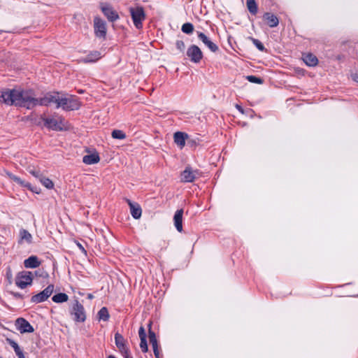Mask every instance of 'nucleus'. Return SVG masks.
I'll return each instance as SVG.
<instances>
[{"label":"nucleus","instance_id":"f257e3e1","mask_svg":"<svg viewBox=\"0 0 358 358\" xmlns=\"http://www.w3.org/2000/svg\"><path fill=\"white\" fill-rule=\"evenodd\" d=\"M33 93L31 91L19 90H5L0 92V103L8 106L15 105L31 108L33 105Z\"/></svg>","mask_w":358,"mask_h":358},{"label":"nucleus","instance_id":"f03ea898","mask_svg":"<svg viewBox=\"0 0 358 358\" xmlns=\"http://www.w3.org/2000/svg\"><path fill=\"white\" fill-rule=\"evenodd\" d=\"M81 103L76 96L71 95L62 96L58 94L57 108L73 110L79 109Z\"/></svg>","mask_w":358,"mask_h":358},{"label":"nucleus","instance_id":"7ed1b4c3","mask_svg":"<svg viewBox=\"0 0 358 358\" xmlns=\"http://www.w3.org/2000/svg\"><path fill=\"white\" fill-rule=\"evenodd\" d=\"M41 119L45 127L53 130L62 131L68 129L67 122L62 117H42Z\"/></svg>","mask_w":358,"mask_h":358},{"label":"nucleus","instance_id":"20e7f679","mask_svg":"<svg viewBox=\"0 0 358 358\" xmlns=\"http://www.w3.org/2000/svg\"><path fill=\"white\" fill-rule=\"evenodd\" d=\"M33 281L32 273L30 271H21L15 277V285L20 289H24L31 285Z\"/></svg>","mask_w":358,"mask_h":358},{"label":"nucleus","instance_id":"39448f33","mask_svg":"<svg viewBox=\"0 0 358 358\" xmlns=\"http://www.w3.org/2000/svg\"><path fill=\"white\" fill-rule=\"evenodd\" d=\"M129 11L135 27L137 29L142 27V22L145 18V15L142 7L130 8Z\"/></svg>","mask_w":358,"mask_h":358},{"label":"nucleus","instance_id":"423d86ee","mask_svg":"<svg viewBox=\"0 0 358 358\" xmlns=\"http://www.w3.org/2000/svg\"><path fill=\"white\" fill-rule=\"evenodd\" d=\"M115 342L117 348L124 358H132L126 345V341L120 334L116 333L115 334Z\"/></svg>","mask_w":358,"mask_h":358},{"label":"nucleus","instance_id":"0eeeda50","mask_svg":"<svg viewBox=\"0 0 358 358\" xmlns=\"http://www.w3.org/2000/svg\"><path fill=\"white\" fill-rule=\"evenodd\" d=\"M57 98H58V93L52 95V94H47L45 96L36 99L33 95V105L31 106V108L36 106L40 105V106H48L52 103H57Z\"/></svg>","mask_w":358,"mask_h":358},{"label":"nucleus","instance_id":"6e6552de","mask_svg":"<svg viewBox=\"0 0 358 358\" xmlns=\"http://www.w3.org/2000/svg\"><path fill=\"white\" fill-rule=\"evenodd\" d=\"M54 291V285H49L45 289H43L40 293L34 295L31 299V301L35 303H41L43 301H45L46 299H48L51 294L53 293Z\"/></svg>","mask_w":358,"mask_h":358},{"label":"nucleus","instance_id":"1a4fd4ad","mask_svg":"<svg viewBox=\"0 0 358 358\" xmlns=\"http://www.w3.org/2000/svg\"><path fill=\"white\" fill-rule=\"evenodd\" d=\"M94 33L96 37L104 39L106 36V24L104 20L99 17L94 20Z\"/></svg>","mask_w":358,"mask_h":358},{"label":"nucleus","instance_id":"9d476101","mask_svg":"<svg viewBox=\"0 0 358 358\" xmlns=\"http://www.w3.org/2000/svg\"><path fill=\"white\" fill-rule=\"evenodd\" d=\"M100 8L104 15L110 22H114L119 18L117 13L113 9V8L105 3H101Z\"/></svg>","mask_w":358,"mask_h":358},{"label":"nucleus","instance_id":"9b49d317","mask_svg":"<svg viewBox=\"0 0 358 358\" xmlns=\"http://www.w3.org/2000/svg\"><path fill=\"white\" fill-rule=\"evenodd\" d=\"M187 55L190 60L194 63H199L203 57V53L201 49L195 45L189 47L187 51Z\"/></svg>","mask_w":358,"mask_h":358},{"label":"nucleus","instance_id":"f8f14e48","mask_svg":"<svg viewBox=\"0 0 358 358\" xmlns=\"http://www.w3.org/2000/svg\"><path fill=\"white\" fill-rule=\"evenodd\" d=\"M16 328L21 334L32 333L34 331V327L30 323L22 317L17 318L15 321Z\"/></svg>","mask_w":358,"mask_h":358},{"label":"nucleus","instance_id":"ddd939ff","mask_svg":"<svg viewBox=\"0 0 358 358\" xmlns=\"http://www.w3.org/2000/svg\"><path fill=\"white\" fill-rule=\"evenodd\" d=\"M72 314L75 316L77 322H84L85 320V313L83 306L76 300L73 306Z\"/></svg>","mask_w":358,"mask_h":358},{"label":"nucleus","instance_id":"4468645a","mask_svg":"<svg viewBox=\"0 0 358 358\" xmlns=\"http://www.w3.org/2000/svg\"><path fill=\"white\" fill-rule=\"evenodd\" d=\"M196 172L191 167H186L180 174V181L182 182H192L196 178Z\"/></svg>","mask_w":358,"mask_h":358},{"label":"nucleus","instance_id":"2eb2a0df","mask_svg":"<svg viewBox=\"0 0 358 358\" xmlns=\"http://www.w3.org/2000/svg\"><path fill=\"white\" fill-rule=\"evenodd\" d=\"M6 175L8 176V178L10 180H12L14 182H17L20 185H21L22 187H26L29 189H30L31 191H32V192H35L36 194H38L40 192L39 191H38L37 188H32L31 185V184L29 182H26V181L22 180L19 177H17V176L10 173H8V172L6 173Z\"/></svg>","mask_w":358,"mask_h":358},{"label":"nucleus","instance_id":"dca6fc26","mask_svg":"<svg viewBox=\"0 0 358 358\" xmlns=\"http://www.w3.org/2000/svg\"><path fill=\"white\" fill-rule=\"evenodd\" d=\"M127 202L130 208V213L134 219H139L141 217L142 210L138 203H133L129 199Z\"/></svg>","mask_w":358,"mask_h":358},{"label":"nucleus","instance_id":"f3484780","mask_svg":"<svg viewBox=\"0 0 358 358\" xmlns=\"http://www.w3.org/2000/svg\"><path fill=\"white\" fill-rule=\"evenodd\" d=\"M263 18L270 27H275L279 24L278 18L273 13H264Z\"/></svg>","mask_w":358,"mask_h":358},{"label":"nucleus","instance_id":"a211bd4d","mask_svg":"<svg viewBox=\"0 0 358 358\" xmlns=\"http://www.w3.org/2000/svg\"><path fill=\"white\" fill-rule=\"evenodd\" d=\"M182 209H180L176 212L173 217L174 225L179 232L182 231Z\"/></svg>","mask_w":358,"mask_h":358},{"label":"nucleus","instance_id":"6ab92c4d","mask_svg":"<svg viewBox=\"0 0 358 358\" xmlns=\"http://www.w3.org/2000/svg\"><path fill=\"white\" fill-rule=\"evenodd\" d=\"M198 37L212 52L217 50L218 47L217 45L212 42L203 33H199Z\"/></svg>","mask_w":358,"mask_h":358},{"label":"nucleus","instance_id":"aec40b11","mask_svg":"<svg viewBox=\"0 0 358 358\" xmlns=\"http://www.w3.org/2000/svg\"><path fill=\"white\" fill-rule=\"evenodd\" d=\"M41 265V262L36 256H31L24 261V266L26 268H34Z\"/></svg>","mask_w":358,"mask_h":358},{"label":"nucleus","instance_id":"412c9836","mask_svg":"<svg viewBox=\"0 0 358 358\" xmlns=\"http://www.w3.org/2000/svg\"><path fill=\"white\" fill-rule=\"evenodd\" d=\"M149 340L151 343L155 356L156 358H159V351L158 350V344L155 334L153 331H149Z\"/></svg>","mask_w":358,"mask_h":358},{"label":"nucleus","instance_id":"4be33fe9","mask_svg":"<svg viewBox=\"0 0 358 358\" xmlns=\"http://www.w3.org/2000/svg\"><path fill=\"white\" fill-rule=\"evenodd\" d=\"M101 58V53L99 51H92L89 53L85 58H83L81 61L85 63L95 62Z\"/></svg>","mask_w":358,"mask_h":358},{"label":"nucleus","instance_id":"5701e85b","mask_svg":"<svg viewBox=\"0 0 358 358\" xmlns=\"http://www.w3.org/2000/svg\"><path fill=\"white\" fill-rule=\"evenodd\" d=\"M100 161V157L97 152L85 155L83 158V162L86 164H94Z\"/></svg>","mask_w":358,"mask_h":358},{"label":"nucleus","instance_id":"b1692460","mask_svg":"<svg viewBox=\"0 0 358 358\" xmlns=\"http://www.w3.org/2000/svg\"><path fill=\"white\" fill-rule=\"evenodd\" d=\"M303 62L309 66H315L318 63V59L311 53L305 54L302 57Z\"/></svg>","mask_w":358,"mask_h":358},{"label":"nucleus","instance_id":"393cba45","mask_svg":"<svg viewBox=\"0 0 358 358\" xmlns=\"http://www.w3.org/2000/svg\"><path fill=\"white\" fill-rule=\"evenodd\" d=\"M187 137V135L185 133L178 131L174 134V141L178 146L183 148L185 145V139Z\"/></svg>","mask_w":358,"mask_h":358},{"label":"nucleus","instance_id":"a878e982","mask_svg":"<svg viewBox=\"0 0 358 358\" xmlns=\"http://www.w3.org/2000/svg\"><path fill=\"white\" fill-rule=\"evenodd\" d=\"M32 236L31 234L25 230V229H21L20 231V243H24L26 242L27 243H30L31 242Z\"/></svg>","mask_w":358,"mask_h":358},{"label":"nucleus","instance_id":"bb28decb","mask_svg":"<svg viewBox=\"0 0 358 358\" xmlns=\"http://www.w3.org/2000/svg\"><path fill=\"white\" fill-rule=\"evenodd\" d=\"M52 301L55 303H64L68 301L69 296L65 293H59L54 295L52 298Z\"/></svg>","mask_w":358,"mask_h":358},{"label":"nucleus","instance_id":"cd10ccee","mask_svg":"<svg viewBox=\"0 0 358 358\" xmlns=\"http://www.w3.org/2000/svg\"><path fill=\"white\" fill-rule=\"evenodd\" d=\"M246 4L250 13L255 15L257 13V5L255 0H247Z\"/></svg>","mask_w":358,"mask_h":358},{"label":"nucleus","instance_id":"c85d7f7f","mask_svg":"<svg viewBox=\"0 0 358 358\" xmlns=\"http://www.w3.org/2000/svg\"><path fill=\"white\" fill-rule=\"evenodd\" d=\"M43 185H44L47 189H51L54 187L53 182L48 178L45 176H42V178L39 180Z\"/></svg>","mask_w":358,"mask_h":358},{"label":"nucleus","instance_id":"c756f323","mask_svg":"<svg viewBox=\"0 0 358 358\" xmlns=\"http://www.w3.org/2000/svg\"><path fill=\"white\" fill-rule=\"evenodd\" d=\"M98 317L101 320L107 321L109 318V313L106 308L103 307L98 313Z\"/></svg>","mask_w":358,"mask_h":358},{"label":"nucleus","instance_id":"7c9ffc66","mask_svg":"<svg viewBox=\"0 0 358 358\" xmlns=\"http://www.w3.org/2000/svg\"><path fill=\"white\" fill-rule=\"evenodd\" d=\"M112 137L115 139H124L126 138V134L121 130L115 129L112 131Z\"/></svg>","mask_w":358,"mask_h":358},{"label":"nucleus","instance_id":"2f4dec72","mask_svg":"<svg viewBox=\"0 0 358 358\" xmlns=\"http://www.w3.org/2000/svg\"><path fill=\"white\" fill-rule=\"evenodd\" d=\"M182 32L189 34H192L194 31V26L192 24L187 22L182 24L181 28Z\"/></svg>","mask_w":358,"mask_h":358},{"label":"nucleus","instance_id":"473e14b6","mask_svg":"<svg viewBox=\"0 0 358 358\" xmlns=\"http://www.w3.org/2000/svg\"><path fill=\"white\" fill-rule=\"evenodd\" d=\"M247 80L252 83L262 84L263 80L260 78H257L255 76H248L246 77Z\"/></svg>","mask_w":358,"mask_h":358},{"label":"nucleus","instance_id":"72a5a7b5","mask_svg":"<svg viewBox=\"0 0 358 358\" xmlns=\"http://www.w3.org/2000/svg\"><path fill=\"white\" fill-rule=\"evenodd\" d=\"M141 339V343H140V348L142 350L143 352H148V344H147V341H146V338H140Z\"/></svg>","mask_w":358,"mask_h":358},{"label":"nucleus","instance_id":"f704fd0d","mask_svg":"<svg viewBox=\"0 0 358 358\" xmlns=\"http://www.w3.org/2000/svg\"><path fill=\"white\" fill-rule=\"evenodd\" d=\"M251 40L252 41V43H254V45L261 51L264 50V47L263 45V44L257 39H255V38H251Z\"/></svg>","mask_w":358,"mask_h":358},{"label":"nucleus","instance_id":"c9c22d12","mask_svg":"<svg viewBox=\"0 0 358 358\" xmlns=\"http://www.w3.org/2000/svg\"><path fill=\"white\" fill-rule=\"evenodd\" d=\"M176 45L177 49L180 51L183 52L185 48V45L182 41L178 40L176 43Z\"/></svg>","mask_w":358,"mask_h":358},{"label":"nucleus","instance_id":"e433bc0d","mask_svg":"<svg viewBox=\"0 0 358 358\" xmlns=\"http://www.w3.org/2000/svg\"><path fill=\"white\" fill-rule=\"evenodd\" d=\"M29 173L32 176H34L35 178H38L39 180L42 178V176H43V174L40 171H38L30 170Z\"/></svg>","mask_w":358,"mask_h":358},{"label":"nucleus","instance_id":"4c0bfd02","mask_svg":"<svg viewBox=\"0 0 358 358\" xmlns=\"http://www.w3.org/2000/svg\"><path fill=\"white\" fill-rule=\"evenodd\" d=\"M138 335L140 338H146V334L143 327H141L138 331Z\"/></svg>","mask_w":358,"mask_h":358},{"label":"nucleus","instance_id":"58836bf2","mask_svg":"<svg viewBox=\"0 0 358 358\" xmlns=\"http://www.w3.org/2000/svg\"><path fill=\"white\" fill-rule=\"evenodd\" d=\"M8 343L10 344V345L15 350L16 348H17L19 347V345H17V343H15L14 341L11 340V339H8L7 340Z\"/></svg>","mask_w":358,"mask_h":358},{"label":"nucleus","instance_id":"ea45409f","mask_svg":"<svg viewBox=\"0 0 358 358\" xmlns=\"http://www.w3.org/2000/svg\"><path fill=\"white\" fill-rule=\"evenodd\" d=\"M352 80L358 83V72H355L352 75Z\"/></svg>","mask_w":358,"mask_h":358},{"label":"nucleus","instance_id":"a19ab883","mask_svg":"<svg viewBox=\"0 0 358 358\" xmlns=\"http://www.w3.org/2000/svg\"><path fill=\"white\" fill-rule=\"evenodd\" d=\"M17 356L18 357V358H25L22 351H20V352H17L16 353Z\"/></svg>","mask_w":358,"mask_h":358},{"label":"nucleus","instance_id":"79ce46f5","mask_svg":"<svg viewBox=\"0 0 358 358\" xmlns=\"http://www.w3.org/2000/svg\"><path fill=\"white\" fill-rule=\"evenodd\" d=\"M77 245L78 246V248H80L83 252H86L85 250L84 249V248L83 247V245H82L80 243H77Z\"/></svg>","mask_w":358,"mask_h":358},{"label":"nucleus","instance_id":"37998d69","mask_svg":"<svg viewBox=\"0 0 358 358\" xmlns=\"http://www.w3.org/2000/svg\"><path fill=\"white\" fill-rule=\"evenodd\" d=\"M236 108H237V109H238L241 113H243V108H242L240 106L236 105Z\"/></svg>","mask_w":358,"mask_h":358},{"label":"nucleus","instance_id":"c03bdc74","mask_svg":"<svg viewBox=\"0 0 358 358\" xmlns=\"http://www.w3.org/2000/svg\"><path fill=\"white\" fill-rule=\"evenodd\" d=\"M15 354L17 353V352H20V351H21V349L20 348V347H18L17 348L15 349Z\"/></svg>","mask_w":358,"mask_h":358},{"label":"nucleus","instance_id":"a18cd8bd","mask_svg":"<svg viewBox=\"0 0 358 358\" xmlns=\"http://www.w3.org/2000/svg\"><path fill=\"white\" fill-rule=\"evenodd\" d=\"M88 298H89V299H92V298H93V296H92L91 294H90L88 295Z\"/></svg>","mask_w":358,"mask_h":358},{"label":"nucleus","instance_id":"49530a36","mask_svg":"<svg viewBox=\"0 0 358 358\" xmlns=\"http://www.w3.org/2000/svg\"><path fill=\"white\" fill-rule=\"evenodd\" d=\"M108 358H116V357H113L112 355H110Z\"/></svg>","mask_w":358,"mask_h":358},{"label":"nucleus","instance_id":"de8ad7c7","mask_svg":"<svg viewBox=\"0 0 358 358\" xmlns=\"http://www.w3.org/2000/svg\"><path fill=\"white\" fill-rule=\"evenodd\" d=\"M0 358H1V357H0Z\"/></svg>","mask_w":358,"mask_h":358}]
</instances>
